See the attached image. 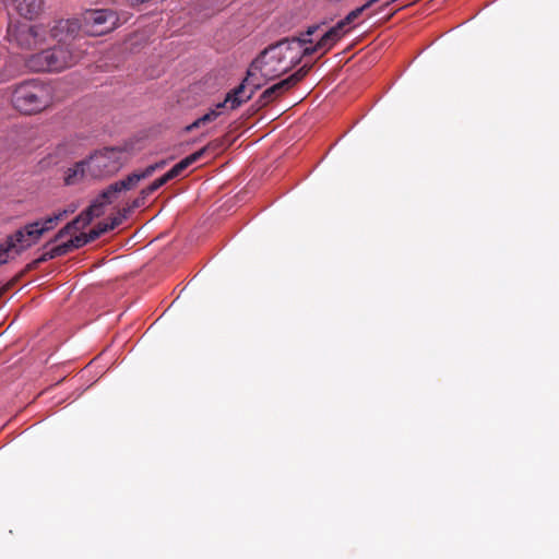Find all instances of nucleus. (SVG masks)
<instances>
[{"instance_id":"9d476101","label":"nucleus","mask_w":559,"mask_h":559,"mask_svg":"<svg viewBox=\"0 0 559 559\" xmlns=\"http://www.w3.org/2000/svg\"><path fill=\"white\" fill-rule=\"evenodd\" d=\"M83 32L82 23L78 19L58 20L48 31L51 38L58 44H73V40Z\"/></svg>"},{"instance_id":"bb28decb","label":"nucleus","mask_w":559,"mask_h":559,"mask_svg":"<svg viewBox=\"0 0 559 559\" xmlns=\"http://www.w3.org/2000/svg\"><path fill=\"white\" fill-rule=\"evenodd\" d=\"M133 211V209H131L130 205H128L127 207H123L121 211H119L118 213V216L123 219H126L128 217V215Z\"/></svg>"},{"instance_id":"20e7f679","label":"nucleus","mask_w":559,"mask_h":559,"mask_svg":"<svg viewBox=\"0 0 559 559\" xmlns=\"http://www.w3.org/2000/svg\"><path fill=\"white\" fill-rule=\"evenodd\" d=\"M47 35L46 26L27 22L10 23L7 29V39L10 45L23 51L35 50L44 46Z\"/></svg>"},{"instance_id":"a211bd4d","label":"nucleus","mask_w":559,"mask_h":559,"mask_svg":"<svg viewBox=\"0 0 559 559\" xmlns=\"http://www.w3.org/2000/svg\"><path fill=\"white\" fill-rule=\"evenodd\" d=\"M23 234L27 237V239L32 242V245L36 243L39 238L43 236L45 231H47V227H41L40 222H34L27 224L23 228H21Z\"/></svg>"},{"instance_id":"b1692460","label":"nucleus","mask_w":559,"mask_h":559,"mask_svg":"<svg viewBox=\"0 0 559 559\" xmlns=\"http://www.w3.org/2000/svg\"><path fill=\"white\" fill-rule=\"evenodd\" d=\"M167 165V160H159L155 164L148 165L144 171V176L151 177L156 170L163 169Z\"/></svg>"},{"instance_id":"1a4fd4ad","label":"nucleus","mask_w":559,"mask_h":559,"mask_svg":"<svg viewBox=\"0 0 559 559\" xmlns=\"http://www.w3.org/2000/svg\"><path fill=\"white\" fill-rule=\"evenodd\" d=\"M310 66H302L300 69H298L295 73L289 75L288 78L273 84L272 86L267 87L259 97L258 104L260 107H264L267 104L272 103L276 98H278L281 95L293 88L295 85H297L308 74L310 71Z\"/></svg>"},{"instance_id":"423d86ee","label":"nucleus","mask_w":559,"mask_h":559,"mask_svg":"<svg viewBox=\"0 0 559 559\" xmlns=\"http://www.w3.org/2000/svg\"><path fill=\"white\" fill-rule=\"evenodd\" d=\"M82 29L90 36H102L119 25L117 13L109 9L91 10L84 13Z\"/></svg>"},{"instance_id":"39448f33","label":"nucleus","mask_w":559,"mask_h":559,"mask_svg":"<svg viewBox=\"0 0 559 559\" xmlns=\"http://www.w3.org/2000/svg\"><path fill=\"white\" fill-rule=\"evenodd\" d=\"M122 166L121 151L105 148L86 159L87 174L92 178H102L116 174Z\"/></svg>"},{"instance_id":"2eb2a0df","label":"nucleus","mask_w":559,"mask_h":559,"mask_svg":"<svg viewBox=\"0 0 559 559\" xmlns=\"http://www.w3.org/2000/svg\"><path fill=\"white\" fill-rule=\"evenodd\" d=\"M20 15L26 19L36 17L44 9V0H13Z\"/></svg>"},{"instance_id":"412c9836","label":"nucleus","mask_w":559,"mask_h":559,"mask_svg":"<svg viewBox=\"0 0 559 559\" xmlns=\"http://www.w3.org/2000/svg\"><path fill=\"white\" fill-rule=\"evenodd\" d=\"M55 258H58L57 255H55V250L53 248H50L48 251L44 252L38 259L32 261L31 263H28L26 265V269L25 271H31V270H34L36 269L40 263H44L48 260H51V259H55Z\"/></svg>"},{"instance_id":"393cba45","label":"nucleus","mask_w":559,"mask_h":559,"mask_svg":"<svg viewBox=\"0 0 559 559\" xmlns=\"http://www.w3.org/2000/svg\"><path fill=\"white\" fill-rule=\"evenodd\" d=\"M318 51H321L322 52V48H319L318 47V43L312 46V47H306L302 49V51H298V56H300V60L304 58V57H308V56H311Z\"/></svg>"},{"instance_id":"6e6552de","label":"nucleus","mask_w":559,"mask_h":559,"mask_svg":"<svg viewBox=\"0 0 559 559\" xmlns=\"http://www.w3.org/2000/svg\"><path fill=\"white\" fill-rule=\"evenodd\" d=\"M252 95L253 92L246 94L245 85L240 84L238 87H236L226 95V98L223 103L217 104L214 109H211L209 112L204 114L203 116L194 120L191 124L187 126L186 131L190 132L194 129H198L202 126H205L216 120L221 115V108H224L227 104H229L230 109H236L241 104L248 102L252 97Z\"/></svg>"},{"instance_id":"f8f14e48","label":"nucleus","mask_w":559,"mask_h":559,"mask_svg":"<svg viewBox=\"0 0 559 559\" xmlns=\"http://www.w3.org/2000/svg\"><path fill=\"white\" fill-rule=\"evenodd\" d=\"M200 158H201V153H192L189 156L185 157L179 163H177L171 169H169L166 174H164L162 177L154 180L152 182V188L159 189L160 187L166 185L168 181L180 176L189 166H191L193 163L198 162Z\"/></svg>"},{"instance_id":"c756f323","label":"nucleus","mask_w":559,"mask_h":559,"mask_svg":"<svg viewBox=\"0 0 559 559\" xmlns=\"http://www.w3.org/2000/svg\"><path fill=\"white\" fill-rule=\"evenodd\" d=\"M58 150H64V145L58 146Z\"/></svg>"},{"instance_id":"ddd939ff","label":"nucleus","mask_w":559,"mask_h":559,"mask_svg":"<svg viewBox=\"0 0 559 559\" xmlns=\"http://www.w3.org/2000/svg\"><path fill=\"white\" fill-rule=\"evenodd\" d=\"M143 170L134 171L128 175L124 179L116 181L108 186L107 189L103 191V197L107 198L108 195H114L117 199V195L121 191L131 190L134 188L141 180L146 179Z\"/></svg>"},{"instance_id":"5701e85b","label":"nucleus","mask_w":559,"mask_h":559,"mask_svg":"<svg viewBox=\"0 0 559 559\" xmlns=\"http://www.w3.org/2000/svg\"><path fill=\"white\" fill-rule=\"evenodd\" d=\"M107 223H98L88 231L90 240L94 241L98 239L105 233H108Z\"/></svg>"},{"instance_id":"a878e982","label":"nucleus","mask_w":559,"mask_h":559,"mask_svg":"<svg viewBox=\"0 0 559 559\" xmlns=\"http://www.w3.org/2000/svg\"><path fill=\"white\" fill-rule=\"evenodd\" d=\"M121 223H122V218L117 215L111 218L110 223H107V228L110 231V230L115 229L117 226H119Z\"/></svg>"},{"instance_id":"c85d7f7f","label":"nucleus","mask_w":559,"mask_h":559,"mask_svg":"<svg viewBox=\"0 0 559 559\" xmlns=\"http://www.w3.org/2000/svg\"><path fill=\"white\" fill-rule=\"evenodd\" d=\"M7 263V255L4 253L0 252V265Z\"/></svg>"},{"instance_id":"4468645a","label":"nucleus","mask_w":559,"mask_h":559,"mask_svg":"<svg viewBox=\"0 0 559 559\" xmlns=\"http://www.w3.org/2000/svg\"><path fill=\"white\" fill-rule=\"evenodd\" d=\"M348 32L344 29L342 24L336 23L333 27L326 31L318 41V47L322 48V53H326L333 46Z\"/></svg>"},{"instance_id":"4be33fe9","label":"nucleus","mask_w":559,"mask_h":559,"mask_svg":"<svg viewBox=\"0 0 559 559\" xmlns=\"http://www.w3.org/2000/svg\"><path fill=\"white\" fill-rule=\"evenodd\" d=\"M67 213H68L67 211H62V212H59L58 214H53L51 216H48L44 221H39L41 227H47V231L50 230L51 228H53L55 225H57V223L60 219L63 218V216L67 215Z\"/></svg>"},{"instance_id":"cd10ccee","label":"nucleus","mask_w":559,"mask_h":559,"mask_svg":"<svg viewBox=\"0 0 559 559\" xmlns=\"http://www.w3.org/2000/svg\"><path fill=\"white\" fill-rule=\"evenodd\" d=\"M11 283L0 286V298L11 288Z\"/></svg>"},{"instance_id":"9b49d317","label":"nucleus","mask_w":559,"mask_h":559,"mask_svg":"<svg viewBox=\"0 0 559 559\" xmlns=\"http://www.w3.org/2000/svg\"><path fill=\"white\" fill-rule=\"evenodd\" d=\"M32 246V242L27 239L23 231L19 229L14 234L8 236L5 240L0 245V252L7 255L8 262L12 252L17 255Z\"/></svg>"},{"instance_id":"6ab92c4d","label":"nucleus","mask_w":559,"mask_h":559,"mask_svg":"<svg viewBox=\"0 0 559 559\" xmlns=\"http://www.w3.org/2000/svg\"><path fill=\"white\" fill-rule=\"evenodd\" d=\"M225 148H226V141L224 138H219V139H215L213 141L209 142L205 146H203L195 153H201V158H202L207 153L218 154V153L223 152Z\"/></svg>"},{"instance_id":"f257e3e1","label":"nucleus","mask_w":559,"mask_h":559,"mask_svg":"<svg viewBox=\"0 0 559 559\" xmlns=\"http://www.w3.org/2000/svg\"><path fill=\"white\" fill-rule=\"evenodd\" d=\"M319 28V24L311 25L300 37L286 38L269 46L251 62L247 76L241 84L252 86L250 92L254 93L261 87V83L255 80L257 72L265 80H274L298 66L300 56H298V50L294 45L301 48L304 45L312 43L309 36L313 35Z\"/></svg>"},{"instance_id":"f03ea898","label":"nucleus","mask_w":559,"mask_h":559,"mask_svg":"<svg viewBox=\"0 0 559 559\" xmlns=\"http://www.w3.org/2000/svg\"><path fill=\"white\" fill-rule=\"evenodd\" d=\"M82 55L83 51L74 44H58L29 55L25 59V66L33 72H61L76 64Z\"/></svg>"},{"instance_id":"0eeeda50","label":"nucleus","mask_w":559,"mask_h":559,"mask_svg":"<svg viewBox=\"0 0 559 559\" xmlns=\"http://www.w3.org/2000/svg\"><path fill=\"white\" fill-rule=\"evenodd\" d=\"M114 200H116L114 195L104 198L102 192L85 211L57 233L55 240H61L67 235L85 228L93 218L102 216L105 212V206L111 204Z\"/></svg>"},{"instance_id":"aec40b11","label":"nucleus","mask_w":559,"mask_h":559,"mask_svg":"<svg viewBox=\"0 0 559 559\" xmlns=\"http://www.w3.org/2000/svg\"><path fill=\"white\" fill-rule=\"evenodd\" d=\"M158 189H153L152 183L148 185L146 188L142 189L140 191V194L132 201L130 204L131 209H138L145 205L146 198L157 191Z\"/></svg>"},{"instance_id":"7ed1b4c3","label":"nucleus","mask_w":559,"mask_h":559,"mask_svg":"<svg viewBox=\"0 0 559 559\" xmlns=\"http://www.w3.org/2000/svg\"><path fill=\"white\" fill-rule=\"evenodd\" d=\"M12 103L23 114H37L52 104V90L37 80L25 81L14 88Z\"/></svg>"},{"instance_id":"dca6fc26","label":"nucleus","mask_w":559,"mask_h":559,"mask_svg":"<svg viewBox=\"0 0 559 559\" xmlns=\"http://www.w3.org/2000/svg\"><path fill=\"white\" fill-rule=\"evenodd\" d=\"M88 242H92V240H90L88 233H82L80 235L74 236L70 240L57 245L52 248L55 250V255L61 257L66 255L67 253L71 252L74 249H79L85 246Z\"/></svg>"},{"instance_id":"f3484780","label":"nucleus","mask_w":559,"mask_h":559,"mask_svg":"<svg viewBox=\"0 0 559 559\" xmlns=\"http://www.w3.org/2000/svg\"><path fill=\"white\" fill-rule=\"evenodd\" d=\"M88 176L86 168V160L76 163L72 168H69L64 176V183L72 186L78 183L82 178Z\"/></svg>"}]
</instances>
